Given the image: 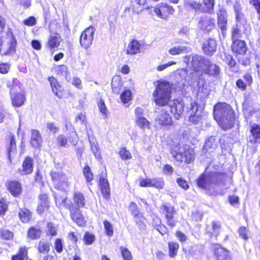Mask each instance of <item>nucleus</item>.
Here are the masks:
<instances>
[{
	"label": "nucleus",
	"instance_id": "f257e3e1",
	"mask_svg": "<svg viewBox=\"0 0 260 260\" xmlns=\"http://www.w3.org/2000/svg\"><path fill=\"white\" fill-rule=\"evenodd\" d=\"M214 117L223 130L231 129L235 123L234 113L226 103H218L214 107Z\"/></svg>",
	"mask_w": 260,
	"mask_h": 260
},
{
	"label": "nucleus",
	"instance_id": "f03ea898",
	"mask_svg": "<svg viewBox=\"0 0 260 260\" xmlns=\"http://www.w3.org/2000/svg\"><path fill=\"white\" fill-rule=\"evenodd\" d=\"M155 89L152 95L153 101L158 106H164L170 101L171 86L170 84L165 81H158L155 83Z\"/></svg>",
	"mask_w": 260,
	"mask_h": 260
},
{
	"label": "nucleus",
	"instance_id": "7ed1b4c3",
	"mask_svg": "<svg viewBox=\"0 0 260 260\" xmlns=\"http://www.w3.org/2000/svg\"><path fill=\"white\" fill-rule=\"evenodd\" d=\"M171 153L178 161L189 163L194 159L193 150L189 148L186 145L182 147L179 145L172 146L171 148Z\"/></svg>",
	"mask_w": 260,
	"mask_h": 260
},
{
	"label": "nucleus",
	"instance_id": "20e7f679",
	"mask_svg": "<svg viewBox=\"0 0 260 260\" xmlns=\"http://www.w3.org/2000/svg\"><path fill=\"white\" fill-rule=\"evenodd\" d=\"M222 176L217 173L203 174L197 181L198 185L203 188L211 189L216 188L222 182Z\"/></svg>",
	"mask_w": 260,
	"mask_h": 260
},
{
	"label": "nucleus",
	"instance_id": "39448f33",
	"mask_svg": "<svg viewBox=\"0 0 260 260\" xmlns=\"http://www.w3.org/2000/svg\"><path fill=\"white\" fill-rule=\"evenodd\" d=\"M236 19V25L233 28L232 31L233 41L238 40V38L241 37L242 31L247 35H249L251 31V27L247 23L246 19L242 13L237 12Z\"/></svg>",
	"mask_w": 260,
	"mask_h": 260
},
{
	"label": "nucleus",
	"instance_id": "423d86ee",
	"mask_svg": "<svg viewBox=\"0 0 260 260\" xmlns=\"http://www.w3.org/2000/svg\"><path fill=\"white\" fill-rule=\"evenodd\" d=\"M52 181L55 188L60 190H66L69 186L68 177L60 171L50 172Z\"/></svg>",
	"mask_w": 260,
	"mask_h": 260
},
{
	"label": "nucleus",
	"instance_id": "0eeeda50",
	"mask_svg": "<svg viewBox=\"0 0 260 260\" xmlns=\"http://www.w3.org/2000/svg\"><path fill=\"white\" fill-rule=\"evenodd\" d=\"M95 28L90 26L86 28L81 34L80 43L84 48L87 49L92 44L94 38Z\"/></svg>",
	"mask_w": 260,
	"mask_h": 260
},
{
	"label": "nucleus",
	"instance_id": "6e6552de",
	"mask_svg": "<svg viewBox=\"0 0 260 260\" xmlns=\"http://www.w3.org/2000/svg\"><path fill=\"white\" fill-rule=\"evenodd\" d=\"M208 60L201 55H194L191 58V68L196 72L203 73Z\"/></svg>",
	"mask_w": 260,
	"mask_h": 260
},
{
	"label": "nucleus",
	"instance_id": "1a4fd4ad",
	"mask_svg": "<svg viewBox=\"0 0 260 260\" xmlns=\"http://www.w3.org/2000/svg\"><path fill=\"white\" fill-rule=\"evenodd\" d=\"M199 27L203 30L210 31L215 26V19L208 15H203L200 18Z\"/></svg>",
	"mask_w": 260,
	"mask_h": 260
},
{
	"label": "nucleus",
	"instance_id": "9d476101",
	"mask_svg": "<svg viewBox=\"0 0 260 260\" xmlns=\"http://www.w3.org/2000/svg\"><path fill=\"white\" fill-rule=\"evenodd\" d=\"M174 9L173 8L166 4H161L158 7L154 8V13L158 17L167 19L168 16L173 14Z\"/></svg>",
	"mask_w": 260,
	"mask_h": 260
},
{
	"label": "nucleus",
	"instance_id": "9b49d317",
	"mask_svg": "<svg viewBox=\"0 0 260 260\" xmlns=\"http://www.w3.org/2000/svg\"><path fill=\"white\" fill-rule=\"evenodd\" d=\"M218 25L221 30L223 36H225L227 26V13L223 8H220L217 12Z\"/></svg>",
	"mask_w": 260,
	"mask_h": 260
},
{
	"label": "nucleus",
	"instance_id": "f8f14e48",
	"mask_svg": "<svg viewBox=\"0 0 260 260\" xmlns=\"http://www.w3.org/2000/svg\"><path fill=\"white\" fill-rule=\"evenodd\" d=\"M156 122L160 125L166 126L170 125L172 124V119L171 116L166 109H162L160 113L157 115L156 119Z\"/></svg>",
	"mask_w": 260,
	"mask_h": 260
},
{
	"label": "nucleus",
	"instance_id": "ddd939ff",
	"mask_svg": "<svg viewBox=\"0 0 260 260\" xmlns=\"http://www.w3.org/2000/svg\"><path fill=\"white\" fill-rule=\"evenodd\" d=\"M143 45L139 41L133 40L128 44L126 50L127 54L135 55L142 51Z\"/></svg>",
	"mask_w": 260,
	"mask_h": 260
},
{
	"label": "nucleus",
	"instance_id": "4468645a",
	"mask_svg": "<svg viewBox=\"0 0 260 260\" xmlns=\"http://www.w3.org/2000/svg\"><path fill=\"white\" fill-rule=\"evenodd\" d=\"M11 99L12 105L16 107H19L22 106L26 101L25 93L22 92L18 93L11 92Z\"/></svg>",
	"mask_w": 260,
	"mask_h": 260
},
{
	"label": "nucleus",
	"instance_id": "2eb2a0df",
	"mask_svg": "<svg viewBox=\"0 0 260 260\" xmlns=\"http://www.w3.org/2000/svg\"><path fill=\"white\" fill-rule=\"evenodd\" d=\"M33 170V160L29 157H26L22 164V167L18 169L19 173L22 175L30 174Z\"/></svg>",
	"mask_w": 260,
	"mask_h": 260
},
{
	"label": "nucleus",
	"instance_id": "dca6fc26",
	"mask_svg": "<svg viewBox=\"0 0 260 260\" xmlns=\"http://www.w3.org/2000/svg\"><path fill=\"white\" fill-rule=\"evenodd\" d=\"M203 73H206L210 76L216 77L220 74V68L218 65L209 59Z\"/></svg>",
	"mask_w": 260,
	"mask_h": 260
},
{
	"label": "nucleus",
	"instance_id": "f3484780",
	"mask_svg": "<svg viewBox=\"0 0 260 260\" xmlns=\"http://www.w3.org/2000/svg\"><path fill=\"white\" fill-rule=\"evenodd\" d=\"M232 49L234 52L239 54H244L247 51L246 43L243 41L236 40L233 41Z\"/></svg>",
	"mask_w": 260,
	"mask_h": 260
},
{
	"label": "nucleus",
	"instance_id": "a211bd4d",
	"mask_svg": "<svg viewBox=\"0 0 260 260\" xmlns=\"http://www.w3.org/2000/svg\"><path fill=\"white\" fill-rule=\"evenodd\" d=\"M161 209L166 212V218L167 220L168 225L174 227L175 225V222L173 220L175 209L173 207H168L166 205H162Z\"/></svg>",
	"mask_w": 260,
	"mask_h": 260
},
{
	"label": "nucleus",
	"instance_id": "6ab92c4d",
	"mask_svg": "<svg viewBox=\"0 0 260 260\" xmlns=\"http://www.w3.org/2000/svg\"><path fill=\"white\" fill-rule=\"evenodd\" d=\"M214 253L217 260H226L229 256V251L218 245H215Z\"/></svg>",
	"mask_w": 260,
	"mask_h": 260
},
{
	"label": "nucleus",
	"instance_id": "aec40b11",
	"mask_svg": "<svg viewBox=\"0 0 260 260\" xmlns=\"http://www.w3.org/2000/svg\"><path fill=\"white\" fill-rule=\"evenodd\" d=\"M42 143V138L39 131L32 129L30 138V143L35 148H40Z\"/></svg>",
	"mask_w": 260,
	"mask_h": 260
},
{
	"label": "nucleus",
	"instance_id": "412c9836",
	"mask_svg": "<svg viewBox=\"0 0 260 260\" xmlns=\"http://www.w3.org/2000/svg\"><path fill=\"white\" fill-rule=\"evenodd\" d=\"M183 104L181 102L177 104L174 103V105H170L168 107L177 119H179L180 115L183 113Z\"/></svg>",
	"mask_w": 260,
	"mask_h": 260
},
{
	"label": "nucleus",
	"instance_id": "4be33fe9",
	"mask_svg": "<svg viewBox=\"0 0 260 260\" xmlns=\"http://www.w3.org/2000/svg\"><path fill=\"white\" fill-rule=\"evenodd\" d=\"M71 216L72 220L79 226H84L85 221L84 219L81 211L76 209L75 210H71Z\"/></svg>",
	"mask_w": 260,
	"mask_h": 260
},
{
	"label": "nucleus",
	"instance_id": "5701e85b",
	"mask_svg": "<svg viewBox=\"0 0 260 260\" xmlns=\"http://www.w3.org/2000/svg\"><path fill=\"white\" fill-rule=\"evenodd\" d=\"M7 188L11 193L14 196L19 195L22 191V187L20 183L16 181L10 182L8 184Z\"/></svg>",
	"mask_w": 260,
	"mask_h": 260
},
{
	"label": "nucleus",
	"instance_id": "b1692460",
	"mask_svg": "<svg viewBox=\"0 0 260 260\" xmlns=\"http://www.w3.org/2000/svg\"><path fill=\"white\" fill-rule=\"evenodd\" d=\"M216 42L214 39H209L203 45V49L205 53L208 55H211L216 51Z\"/></svg>",
	"mask_w": 260,
	"mask_h": 260
},
{
	"label": "nucleus",
	"instance_id": "393cba45",
	"mask_svg": "<svg viewBox=\"0 0 260 260\" xmlns=\"http://www.w3.org/2000/svg\"><path fill=\"white\" fill-rule=\"evenodd\" d=\"M46 194H41L40 197V202L38 207V212L40 214L47 210L49 208V203Z\"/></svg>",
	"mask_w": 260,
	"mask_h": 260
},
{
	"label": "nucleus",
	"instance_id": "a878e982",
	"mask_svg": "<svg viewBox=\"0 0 260 260\" xmlns=\"http://www.w3.org/2000/svg\"><path fill=\"white\" fill-rule=\"evenodd\" d=\"M61 40L59 34H54L50 36L48 41L49 48L52 49L58 47Z\"/></svg>",
	"mask_w": 260,
	"mask_h": 260
},
{
	"label": "nucleus",
	"instance_id": "bb28decb",
	"mask_svg": "<svg viewBox=\"0 0 260 260\" xmlns=\"http://www.w3.org/2000/svg\"><path fill=\"white\" fill-rule=\"evenodd\" d=\"M190 51L189 48L185 46H174L169 50V53L172 55H176L182 53H186Z\"/></svg>",
	"mask_w": 260,
	"mask_h": 260
},
{
	"label": "nucleus",
	"instance_id": "cd10ccee",
	"mask_svg": "<svg viewBox=\"0 0 260 260\" xmlns=\"http://www.w3.org/2000/svg\"><path fill=\"white\" fill-rule=\"evenodd\" d=\"M100 186L104 197L108 198L110 196V188L107 180L105 178H101L100 180Z\"/></svg>",
	"mask_w": 260,
	"mask_h": 260
},
{
	"label": "nucleus",
	"instance_id": "c85d7f7f",
	"mask_svg": "<svg viewBox=\"0 0 260 260\" xmlns=\"http://www.w3.org/2000/svg\"><path fill=\"white\" fill-rule=\"evenodd\" d=\"M201 4L194 0H185L184 6L188 11H198L201 8Z\"/></svg>",
	"mask_w": 260,
	"mask_h": 260
},
{
	"label": "nucleus",
	"instance_id": "c756f323",
	"mask_svg": "<svg viewBox=\"0 0 260 260\" xmlns=\"http://www.w3.org/2000/svg\"><path fill=\"white\" fill-rule=\"evenodd\" d=\"M31 216L30 211L27 209H21L19 212V218L23 223L28 222L30 220Z\"/></svg>",
	"mask_w": 260,
	"mask_h": 260
},
{
	"label": "nucleus",
	"instance_id": "7c9ffc66",
	"mask_svg": "<svg viewBox=\"0 0 260 260\" xmlns=\"http://www.w3.org/2000/svg\"><path fill=\"white\" fill-rule=\"evenodd\" d=\"M12 260H31L27 256V249L25 247L20 248L19 253L12 257Z\"/></svg>",
	"mask_w": 260,
	"mask_h": 260
},
{
	"label": "nucleus",
	"instance_id": "2f4dec72",
	"mask_svg": "<svg viewBox=\"0 0 260 260\" xmlns=\"http://www.w3.org/2000/svg\"><path fill=\"white\" fill-rule=\"evenodd\" d=\"M74 202L78 207H83L85 204V198L82 193L77 192L74 196Z\"/></svg>",
	"mask_w": 260,
	"mask_h": 260
},
{
	"label": "nucleus",
	"instance_id": "473e14b6",
	"mask_svg": "<svg viewBox=\"0 0 260 260\" xmlns=\"http://www.w3.org/2000/svg\"><path fill=\"white\" fill-rule=\"evenodd\" d=\"M7 151L9 159L11 160V156L15 155L16 153V146L14 136H11L10 138L9 147L7 149Z\"/></svg>",
	"mask_w": 260,
	"mask_h": 260
},
{
	"label": "nucleus",
	"instance_id": "72a5a7b5",
	"mask_svg": "<svg viewBox=\"0 0 260 260\" xmlns=\"http://www.w3.org/2000/svg\"><path fill=\"white\" fill-rule=\"evenodd\" d=\"M89 142L90 143L91 150L94 155L96 158H100L101 156V151L97 142L93 139H92L89 140Z\"/></svg>",
	"mask_w": 260,
	"mask_h": 260
},
{
	"label": "nucleus",
	"instance_id": "f704fd0d",
	"mask_svg": "<svg viewBox=\"0 0 260 260\" xmlns=\"http://www.w3.org/2000/svg\"><path fill=\"white\" fill-rule=\"evenodd\" d=\"M136 123L139 127L142 129L149 128L150 127L149 121L144 117L136 118Z\"/></svg>",
	"mask_w": 260,
	"mask_h": 260
},
{
	"label": "nucleus",
	"instance_id": "c9c22d12",
	"mask_svg": "<svg viewBox=\"0 0 260 260\" xmlns=\"http://www.w3.org/2000/svg\"><path fill=\"white\" fill-rule=\"evenodd\" d=\"M48 80L50 82L51 86L52 89V91L59 98H61L62 97V92L55 91V86L59 85L58 84L57 80L53 77H49Z\"/></svg>",
	"mask_w": 260,
	"mask_h": 260
},
{
	"label": "nucleus",
	"instance_id": "e433bc0d",
	"mask_svg": "<svg viewBox=\"0 0 260 260\" xmlns=\"http://www.w3.org/2000/svg\"><path fill=\"white\" fill-rule=\"evenodd\" d=\"M179 245L178 243L175 242H170L169 243V255L171 257H174L177 253Z\"/></svg>",
	"mask_w": 260,
	"mask_h": 260
},
{
	"label": "nucleus",
	"instance_id": "4c0bfd02",
	"mask_svg": "<svg viewBox=\"0 0 260 260\" xmlns=\"http://www.w3.org/2000/svg\"><path fill=\"white\" fill-rule=\"evenodd\" d=\"M27 235L28 237L31 239H38L41 236V231L32 227L29 229Z\"/></svg>",
	"mask_w": 260,
	"mask_h": 260
},
{
	"label": "nucleus",
	"instance_id": "58836bf2",
	"mask_svg": "<svg viewBox=\"0 0 260 260\" xmlns=\"http://www.w3.org/2000/svg\"><path fill=\"white\" fill-rule=\"evenodd\" d=\"M121 101L123 103H127L132 99V93L129 89L123 91L120 95Z\"/></svg>",
	"mask_w": 260,
	"mask_h": 260
},
{
	"label": "nucleus",
	"instance_id": "ea45409f",
	"mask_svg": "<svg viewBox=\"0 0 260 260\" xmlns=\"http://www.w3.org/2000/svg\"><path fill=\"white\" fill-rule=\"evenodd\" d=\"M111 85L113 92L118 93L121 86L119 77L113 78Z\"/></svg>",
	"mask_w": 260,
	"mask_h": 260
},
{
	"label": "nucleus",
	"instance_id": "a19ab883",
	"mask_svg": "<svg viewBox=\"0 0 260 260\" xmlns=\"http://www.w3.org/2000/svg\"><path fill=\"white\" fill-rule=\"evenodd\" d=\"M204 5L206 7V12L211 13L213 11L215 0H203Z\"/></svg>",
	"mask_w": 260,
	"mask_h": 260
},
{
	"label": "nucleus",
	"instance_id": "79ce46f5",
	"mask_svg": "<svg viewBox=\"0 0 260 260\" xmlns=\"http://www.w3.org/2000/svg\"><path fill=\"white\" fill-rule=\"evenodd\" d=\"M135 218V220L137 223V224L141 229H144L145 226L144 224V221L145 220V218L143 216L142 214L140 213L136 216H134Z\"/></svg>",
	"mask_w": 260,
	"mask_h": 260
},
{
	"label": "nucleus",
	"instance_id": "37998d69",
	"mask_svg": "<svg viewBox=\"0 0 260 260\" xmlns=\"http://www.w3.org/2000/svg\"><path fill=\"white\" fill-rule=\"evenodd\" d=\"M38 248L40 252L43 253H48L50 250L48 244L43 241H40Z\"/></svg>",
	"mask_w": 260,
	"mask_h": 260
},
{
	"label": "nucleus",
	"instance_id": "c03bdc74",
	"mask_svg": "<svg viewBox=\"0 0 260 260\" xmlns=\"http://www.w3.org/2000/svg\"><path fill=\"white\" fill-rule=\"evenodd\" d=\"M164 186V182L162 178H156L152 179V187L158 189H162Z\"/></svg>",
	"mask_w": 260,
	"mask_h": 260
},
{
	"label": "nucleus",
	"instance_id": "a18cd8bd",
	"mask_svg": "<svg viewBox=\"0 0 260 260\" xmlns=\"http://www.w3.org/2000/svg\"><path fill=\"white\" fill-rule=\"evenodd\" d=\"M119 154L122 159H129L132 158V155L130 152L124 147L121 148L119 149Z\"/></svg>",
	"mask_w": 260,
	"mask_h": 260
},
{
	"label": "nucleus",
	"instance_id": "49530a36",
	"mask_svg": "<svg viewBox=\"0 0 260 260\" xmlns=\"http://www.w3.org/2000/svg\"><path fill=\"white\" fill-rule=\"evenodd\" d=\"M250 132L254 138L260 139V126L254 124L251 127Z\"/></svg>",
	"mask_w": 260,
	"mask_h": 260
},
{
	"label": "nucleus",
	"instance_id": "de8ad7c7",
	"mask_svg": "<svg viewBox=\"0 0 260 260\" xmlns=\"http://www.w3.org/2000/svg\"><path fill=\"white\" fill-rule=\"evenodd\" d=\"M47 233L52 236H56L57 234L56 226L52 222H49L47 224Z\"/></svg>",
	"mask_w": 260,
	"mask_h": 260
},
{
	"label": "nucleus",
	"instance_id": "09e8293b",
	"mask_svg": "<svg viewBox=\"0 0 260 260\" xmlns=\"http://www.w3.org/2000/svg\"><path fill=\"white\" fill-rule=\"evenodd\" d=\"M84 241L86 245H90L95 241V236L94 235L86 232L84 237Z\"/></svg>",
	"mask_w": 260,
	"mask_h": 260
},
{
	"label": "nucleus",
	"instance_id": "8fccbe9b",
	"mask_svg": "<svg viewBox=\"0 0 260 260\" xmlns=\"http://www.w3.org/2000/svg\"><path fill=\"white\" fill-rule=\"evenodd\" d=\"M120 250L121 255L125 260H132V256L131 252L126 248L121 247Z\"/></svg>",
	"mask_w": 260,
	"mask_h": 260
},
{
	"label": "nucleus",
	"instance_id": "3c124183",
	"mask_svg": "<svg viewBox=\"0 0 260 260\" xmlns=\"http://www.w3.org/2000/svg\"><path fill=\"white\" fill-rule=\"evenodd\" d=\"M56 142L57 145L61 147H66L68 144L67 139L63 135H59L57 138Z\"/></svg>",
	"mask_w": 260,
	"mask_h": 260
},
{
	"label": "nucleus",
	"instance_id": "603ef678",
	"mask_svg": "<svg viewBox=\"0 0 260 260\" xmlns=\"http://www.w3.org/2000/svg\"><path fill=\"white\" fill-rule=\"evenodd\" d=\"M104 225L106 234L109 236H112L113 235L112 225L107 221L104 222Z\"/></svg>",
	"mask_w": 260,
	"mask_h": 260
},
{
	"label": "nucleus",
	"instance_id": "864d4df0",
	"mask_svg": "<svg viewBox=\"0 0 260 260\" xmlns=\"http://www.w3.org/2000/svg\"><path fill=\"white\" fill-rule=\"evenodd\" d=\"M216 146V142L214 137H210L208 140L206 141L205 144V148L206 149L214 148Z\"/></svg>",
	"mask_w": 260,
	"mask_h": 260
},
{
	"label": "nucleus",
	"instance_id": "5fc2aeb1",
	"mask_svg": "<svg viewBox=\"0 0 260 260\" xmlns=\"http://www.w3.org/2000/svg\"><path fill=\"white\" fill-rule=\"evenodd\" d=\"M224 57H225V61L228 65L231 67H234L236 64V62L235 59L233 58V57L230 55V54H224Z\"/></svg>",
	"mask_w": 260,
	"mask_h": 260
},
{
	"label": "nucleus",
	"instance_id": "6e6d98bb",
	"mask_svg": "<svg viewBox=\"0 0 260 260\" xmlns=\"http://www.w3.org/2000/svg\"><path fill=\"white\" fill-rule=\"evenodd\" d=\"M189 120L193 124H197L201 118V115L200 113L196 114H189Z\"/></svg>",
	"mask_w": 260,
	"mask_h": 260
},
{
	"label": "nucleus",
	"instance_id": "4d7b16f0",
	"mask_svg": "<svg viewBox=\"0 0 260 260\" xmlns=\"http://www.w3.org/2000/svg\"><path fill=\"white\" fill-rule=\"evenodd\" d=\"M83 173L87 181L90 182L92 180V174L91 172L90 169L88 166H86L84 168Z\"/></svg>",
	"mask_w": 260,
	"mask_h": 260
},
{
	"label": "nucleus",
	"instance_id": "13d9d810",
	"mask_svg": "<svg viewBox=\"0 0 260 260\" xmlns=\"http://www.w3.org/2000/svg\"><path fill=\"white\" fill-rule=\"evenodd\" d=\"M129 209L133 216L140 214L137 205L134 202H131L129 205Z\"/></svg>",
	"mask_w": 260,
	"mask_h": 260
},
{
	"label": "nucleus",
	"instance_id": "bf43d9fd",
	"mask_svg": "<svg viewBox=\"0 0 260 260\" xmlns=\"http://www.w3.org/2000/svg\"><path fill=\"white\" fill-rule=\"evenodd\" d=\"M1 237L3 239L10 240L13 237V234L7 230H4L1 232Z\"/></svg>",
	"mask_w": 260,
	"mask_h": 260
},
{
	"label": "nucleus",
	"instance_id": "052dcab7",
	"mask_svg": "<svg viewBox=\"0 0 260 260\" xmlns=\"http://www.w3.org/2000/svg\"><path fill=\"white\" fill-rule=\"evenodd\" d=\"M8 209V205L5 200H0V215H3Z\"/></svg>",
	"mask_w": 260,
	"mask_h": 260
},
{
	"label": "nucleus",
	"instance_id": "680f3d73",
	"mask_svg": "<svg viewBox=\"0 0 260 260\" xmlns=\"http://www.w3.org/2000/svg\"><path fill=\"white\" fill-rule=\"evenodd\" d=\"M46 126L48 129L49 130V131L53 133H57L59 130V127L57 126L53 122H48L46 124Z\"/></svg>",
	"mask_w": 260,
	"mask_h": 260
},
{
	"label": "nucleus",
	"instance_id": "e2e57ef3",
	"mask_svg": "<svg viewBox=\"0 0 260 260\" xmlns=\"http://www.w3.org/2000/svg\"><path fill=\"white\" fill-rule=\"evenodd\" d=\"M250 4H252L258 14V19L260 20V0H249Z\"/></svg>",
	"mask_w": 260,
	"mask_h": 260
},
{
	"label": "nucleus",
	"instance_id": "0e129e2a",
	"mask_svg": "<svg viewBox=\"0 0 260 260\" xmlns=\"http://www.w3.org/2000/svg\"><path fill=\"white\" fill-rule=\"evenodd\" d=\"M140 185L144 187H152V179H142L140 182Z\"/></svg>",
	"mask_w": 260,
	"mask_h": 260
},
{
	"label": "nucleus",
	"instance_id": "69168bd1",
	"mask_svg": "<svg viewBox=\"0 0 260 260\" xmlns=\"http://www.w3.org/2000/svg\"><path fill=\"white\" fill-rule=\"evenodd\" d=\"M189 113L192 114H196V113H200L198 111V107L196 102H191L190 105Z\"/></svg>",
	"mask_w": 260,
	"mask_h": 260
},
{
	"label": "nucleus",
	"instance_id": "338daca9",
	"mask_svg": "<svg viewBox=\"0 0 260 260\" xmlns=\"http://www.w3.org/2000/svg\"><path fill=\"white\" fill-rule=\"evenodd\" d=\"M247 231L245 227L242 226L239 229V234L240 236L245 240L248 239V236L247 233Z\"/></svg>",
	"mask_w": 260,
	"mask_h": 260
},
{
	"label": "nucleus",
	"instance_id": "774afa93",
	"mask_svg": "<svg viewBox=\"0 0 260 260\" xmlns=\"http://www.w3.org/2000/svg\"><path fill=\"white\" fill-rule=\"evenodd\" d=\"M177 182L179 186L183 188L184 189H187L189 187L187 182L185 180L181 178H178L177 179Z\"/></svg>",
	"mask_w": 260,
	"mask_h": 260
}]
</instances>
